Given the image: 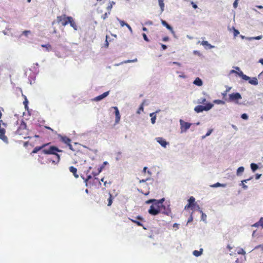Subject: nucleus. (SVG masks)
I'll return each mask as SVG.
<instances>
[{
    "label": "nucleus",
    "instance_id": "423d86ee",
    "mask_svg": "<svg viewBox=\"0 0 263 263\" xmlns=\"http://www.w3.org/2000/svg\"><path fill=\"white\" fill-rule=\"evenodd\" d=\"M148 212L151 215L156 216L159 214L161 212L160 210L156 208H154V206H150Z\"/></svg>",
    "mask_w": 263,
    "mask_h": 263
},
{
    "label": "nucleus",
    "instance_id": "de8ad7c7",
    "mask_svg": "<svg viewBox=\"0 0 263 263\" xmlns=\"http://www.w3.org/2000/svg\"><path fill=\"white\" fill-rule=\"evenodd\" d=\"M238 1H239V0H235L234 2L233 6L234 8H236L237 7L238 4Z\"/></svg>",
    "mask_w": 263,
    "mask_h": 263
},
{
    "label": "nucleus",
    "instance_id": "2eb2a0df",
    "mask_svg": "<svg viewBox=\"0 0 263 263\" xmlns=\"http://www.w3.org/2000/svg\"><path fill=\"white\" fill-rule=\"evenodd\" d=\"M161 212L168 216L171 213V210L169 208H166L164 205H163Z\"/></svg>",
    "mask_w": 263,
    "mask_h": 263
},
{
    "label": "nucleus",
    "instance_id": "72a5a7b5",
    "mask_svg": "<svg viewBox=\"0 0 263 263\" xmlns=\"http://www.w3.org/2000/svg\"><path fill=\"white\" fill-rule=\"evenodd\" d=\"M117 20H118V21L120 23L121 26L122 27H123L124 26H126L128 24H127L126 23H125L124 21H122V20H120L119 18H117Z\"/></svg>",
    "mask_w": 263,
    "mask_h": 263
},
{
    "label": "nucleus",
    "instance_id": "6ab92c4d",
    "mask_svg": "<svg viewBox=\"0 0 263 263\" xmlns=\"http://www.w3.org/2000/svg\"><path fill=\"white\" fill-rule=\"evenodd\" d=\"M226 186H227L226 184H222L219 182H217L214 184L211 185L210 186L212 187H226Z\"/></svg>",
    "mask_w": 263,
    "mask_h": 263
},
{
    "label": "nucleus",
    "instance_id": "6e6d98bb",
    "mask_svg": "<svg viewBox=\"0 0 263 263\" xmlns=\"http://www.w3.org/2000/svg\"><path fill=\"white\" fill-rule=\"evenodd\" d=\"M142 36H143V39H144L145 41H146V42H148V41H149V40H148V37H147V35H146V34H145V33H143L142 34Z\"/></svg>",
    "mask_w": 263,
    "mask_h": 263
},
{
    "label": "nucleus",
    "instance_id": "f8f14e48",
    "mask_svg": "<svg viewBox=\"0 0 263 263\" xmlns=\"http://www.w3.org/2000/svg\"><path fill=\"white\" fill-rule=\"evenodd\" d=\"M69 171L73 174V176L76 178H78L79 177V175L77 174V169L73 166H71L69 167Z\"/></svg>",
    "mask_w": 263,
    "mask_h": 263
},
{
    "label": "nucleus",
    "instance_id": "0eeeda50",
    "mask_svg": "<svg viewBox=\"0 0 263 263\" xmlns=\"http://www.w3.org/2000/svg\"><path fill=\"white\" fill-rule=\"evenodd\" d=\"M161 22L162 25L165 27L168 30H169L171 33L173 34L174 37H176L175 32L173 30V27L170 25L165 21L163 20H161Z\"/></svg>",
    "mask_w": 263,
    "mask_h": 263
},
{
    "label": "nucleus",
    "instance_id": "7c9ffc66",
    "mask_svg": "<svg viewBox=\"0 0 263 263\" xmlns=\"http://www.w3.org/2000/svg\"><path fill=\"white\" fill-rule=\"evenodd\" d=\"M146 102V100H144L143 102H142V103L141 104V105L140 106L139 108V109L137 111V113L139 114H140V111L142 110L143 111V105H144V103L145 102Z\"/></svg>",
    "mask_w": 263,
    "mask_h": 263
},
{
    "label": "nucleus",
    "instance_id": "69168bd1",
    "mask_svg": "<svg viewBox=\"0 0 263 263\" xmlns=\"http://www.w3.org/2000/svg\"><path fill=\"white\" fill-rule=\"evenodd\" d=\"M194 208H195L196 210L200 211V210H202L200 208L199 205L198 204H196L195 206H194Z\"/></svg>",
    "mask_w": 263,
    "mask_h": 263
},
{
    "label": "nucleus",
    "instance_id": "e433bc0d",
    "mask_svg": "<svg viewBox=\"0 0 263 263\" xmlns=\"http://www.w3.org/2000/svg\"><path fill=\"white\" fill-rule=\"evenodd\" d=\"M205 105L208 108V111L210 110L211 108H212L214 106L213 104H212L210 102L206 103Z\"/></svg>",
    "mask_w": 263,
    "mask_h": 263
},
{
    "label": "nucleus",
    "instance_id": "f3484780",
    "mask_svg": "<svg viewBox=\"0 0 263 263\" xmlns=\"http://www.w3.org/2000/svg\"><path fill=\"white\" fill-rule=\"evenodd\" d=\"M249 83L253 85H257L258 84L257 79L255 77H253L252 79L250 78Z\"/></svg>",
    "mask_w": 263,
    "mask_h": 263
},
{
    "label": "nucleus",
    "instance_id": "338daca9",
    "mask_svg": "<svg viewBox=\"0 0 263 263\" xmlns=\"http://www.w3.org/2000/svg\"><path fill=\"white\" fill-rule=\"evenodd\" d=\"M260 226L259 223V222L258 221V222H257L255 223L254 224H253V225L252 226V227H258V226Z\"/></svg>",
    "mask_w": 263,
    "mask_h": 263
},
{
    "label": "nucleus",
    "instance_id": "603ef678",
    "mask_svg": "<svg viewBox=\"0 0 263 263\" xmlns=\"http://www.w3.org/2000/svg\"><path fill=\"white\" fill-rule=\"evenodd\" d=\"M66 18V20L65 21L62 22V25L64 26L67 25L68 24H69V20H67V17Z\"/></svg>",
    "mask_w": 263,
    "mask_h": 263
},
{
    "label": "nucleus",
    "instance_id": "bb28decb",
    "mask_svg": "<svg viewBox=\"0 0 263 263\" xmlns=\"http://www.w3.org/2000/svg\"><path fill=\"white\" fill-rule=\"evenodd\" d=\"M245 168L243 166H240L239 167L236 172V174L237 176L240 175L241 173H242L244 172Z\"/></svg>",
    "mask_w": 263,
    "mask_h": 263
},
{
    "label": "nucleus",
    "instance_id": "5701e85b",
    "mask_svg": "<svg viewBox=\"0 0 263 263\" xmlns=\"http://www.w3.org/2000/svg\"><path fill=\"white\" fill-rule=\"evenodd\" d=\"M194 110L197 113H200L203 111L202 105H197L194 108Z\"/></svg>",
    "mask_w": 263,
    "mask_h": 263
},
{
    "label": "nucleus",
    "instance_id": "8fccbe9b",
    "mask_svg": "<svg viewBox=\"0 0 263 263\" xmlns=\"http://www.w3.org/2000/svg\"><path fill=\"white\" fill-rule=\"evenodd\" d=\"M28 34H31V31H23L22 35H24L25 36H28Z\"/></svg>",
    "mask_w": 263,
    "mask_h": 263
},
{
    "label": "nucleus",
    "instance_id": "5fc2aeb1",
    "mask_svg": "<svg viewBox=\"0 0 263 263\" xmlns=\"http://www.w3.org/2000/svg\"><path fill=\"white\" fill-rule=\"evenodd\" d=\"M108 14H110V12H108ZM108 17V13H104L102 16H101V18L104 20H105L107 17Z\"/></svg>",
    "mask_w": 263,
    "mask_h": 263
},
{
    "label": "nucleus",
    "instance_id": "4c0bfd02",
    "mask_svg": "<svg viewBox=\"0 0 263 263\" xmlns=\"http://www.w3.org/2000/svg\"><path fill=\"white\" fill-rule=\"evenodd\" d=\"M213 102L217 104H225V102L223 101L220 100H214Z\"/></svg>",
    "mask_w": 263,
    "mask_h": 263
},
{
    "label": "nucleus",
    "instance_id": "393cba45",
    "mask_svg": "<svg viewBox=\"0 0 263 263\" xmlns=\"http://www.w3.org/2000/svg\"><path fill=\"white\" fill-rule=\"evenodd\" d=\"M2 124L4 127H5L6 125L5 123L3 122L2 120H0V134H4V133H5L6 130L4 128L2 127V126H1Z\"/></svg>",
    "mask_w": 263,
    "mask_h": 263
},
{
    "label": "nucleus",
    "instance_id": "1a4fd4ad",
    "mask_svg": "<svg viewBox=\"0 0 263 263\" xmlns=\"http://www.w3.org/2000/svg\"><path fill=\"white\" fill-rule=\"evenodd\" d=\"M113 108L115 109V116H116L115 122L116 123H119V122L120 120V115L119 110L118 107L116 106L113 107Z\"/></svg>",
    "mask_w": 263,
    "mask_h": 263
},
{
    "label": "nucleus",
    "instance_id": "6e6552de",
    "mask_svg": "<svg viewBox=\"0 0 263 263\" xmlns=\"http://www.w3.org/2000/svg\"><path fill=\"white\" fill-rule=\"evenodd\" d=\"M109 93V91H106L101 95H99L93 99L95 101H100L106 97Z\"/></svg>",
    "mask_w": 263,
    "mask_h": 263
},
{
    "label": "nucleus",
    "instance_id": "2f4dec72",
    "mask_svg": "<svg viewBox=\"0 0 263 263\" xmlns=\"http://www.w3.org/2000/svg\"><path fill=\"white\" fill-rule=\"evenodd\" d=\"M138 61V60L137 58H135V59L134 60H125L124 61H123L121 62V63H134V62H137Z\"/></svg>",
    "mask_w": 263,
    "mask_h": 263
},
{
    "label": "nucleus",
    "instance_id": "f704fd0d",
    "mask_svg": "<svg viewBox=\"0 0 263 263\" xmlns=\"http://www.w3.org/2000/svg\"><path fill=\"white\" fill-rule=\"evenodd\" d=\"M107 164H108V162L107 161H104L103 162L102 166H101L100 168H98V174H100L102 172L104 166L107 165Z\"/></svg>",
    "mask_w": 263,
    "mask_h": 263
},
{
    "label": "nucleus",
    "instance_id": "4be33fe9",
    "mask_svg": "<svg viewBox=\"0 0 263 263\" xmlns=\"http://www.w3.org/2000/svg\"><path fill=\"white\" fill-rule=\"evenodd\" d=\"M250 167L253 172H255L258 168V165L254 163H252L250 164Z\"/></svg>",
    "mask_w": 263,
    "mask_h": 263
},
{
    "label": "nucleus",
    "instance_id": "c85d7f7f",
    "mask_svg": "<svg viewBox=\"0 0 263 263\" xmlns=\"http://www.w3.org/2000/svg\"><path fill=\"white\" fill-rule=\"evenodd\" d=\"M46 145V144H43L42 146H36L35 148H34V154L36 153L37 152H39L41 149H42L43 147H44Z\"/></svg>",
    "mask_w": 263,
    "mask_h": 263
},
{
    "label": "nucleus",
    "instance_id": "39448f33",
    "mask_svg": "<svg viewBox=\"0 0 263 263\" xmlns=\"http://www.w3.org/2000/svg\"><path fill=\"white\" fill-rule=\"evenodd\" d=\"M155 140L162 147L164 148H166V146L169 144V143L162 137L156 138Z\"/></svg>",
    "mask_w": 263,
    "mask_h": 263
},
{
    "label": "nucleus",
    "instance_id": "864d4df0",
    "mask_svg": "<svg viewBox=\"0 0 263 263\" xmlns=\"http://www.w3.org/2000/svg\"><path fill=\"white\" fill-rule=\"evenodd\" d=\"M164 200H165V198H161V199H160L159 200H157V202H159L161 205H163V203L164 201Z\"/></svg>",
    "mask_w": 263,
    "mask_h": 263
},
{
    "label": "nucleus",
    "instance_id": "f257e3e1",
    "mask_svg": "<svg viewBox=\"0 0 263 263\" xmlns=\"http://www.w3.org/2000/svg\"><path fill=\"white\" fill-rule=\"evenodd\" d=\"M179 123L180 125L181 133H185L186 130L190 128L192 125L191 123L184 122L182 119L179 120Z\"/></svg>",
    "mask_w": 263,
    "mask_h": 263
},
{
    "label": "nucleus",
    "instance_id": "0e129e2a",
    "mask_svg": "<svg viewBox=\"0 0 263 263\" xmlns=\"http://www.w3.org/2000/svg\"><path fill=\"white\" fill-rule=\"evenodd\" d=\"M69 149H71V151H74L75 150L73 149V147H72V145L70 144V143H69V144H67Z\"/></svg>",
    "mask_w": 263,
    "mask_h": 263
},
{
    "label": "nucleus",
    "instance_id": "774afa93",
    "mask_svg": "<svg viewBox=\"0 0 263 263\" xmlns=\"http://www.w3.org/2000/svg\"><path fill=\"white\" fill-rule=\"evenodd\" d=\"M169 40V37L168 36H164L163 39H162V41L163 42H166L168 40Z\"/></svg>",
    "mask_w": 263,
    "mask_h": 263
},
{
    "label": "nucleus",
    "instance_id": "a211bd4d",
    "mask_svg": "<svg viewBox=\"0 0 263 263\" xmlns=\"http://www.w3.org/2000/svg\"><path fill=\"white\" fill-rule=\"evenodd\" d=\"M0 139L3 140L5 143L7 144L8 143V139L7 137L5 135V133L0 134Z\"/></svg>",
    "mask_w": 263,
    "mask_h": 263
},
{
    "label": "nucleus",
    "instance_id": "f03ea898",
    "mask_svg": "<svg viewBox=\"0 0 263 263\" xmlns=\"http://www.w3.org/2000/svg\"><path fill=\"white\" fill-rule=\"evenodd\" d=\"M62 150L59 149L55 146H51L48 149H43V152L45 154L55 155L57 152H61Z\"/></svg>",
    "mask_w": 263,
    "mask_h": 263
},
{
    "label": "nucleus",
    "instance_id": "e2e57ef3",
    "mask_svg": "<svg viewBox=\"0 0 263 263\" xmlns=\"http://www.w3.org/2000/svg\"><path fill=\"white\" fill-rule=\"evenodd\" d=\"M260 248H261L263 250V244L262 245H258V246H256L254 248V249H257Z\"/></svg>",
    "mask_w": 263,
    "mask_h": 263
},
{
    "label": "nucleus",
    "instance_id": "3c124183",
    "mask_svg": "<svg viewBox=\"0 0 263 263\" xmlns=\"http://www.w3.org/2000/svg\"><path fill=\"white\" fill-rule=\"evenodd\" d=\"M252 179L253 177H251L249 179L243 180L241 181V184H243V183H247L248 181L251 180Z\"/></svg>",
    "mask_w": 263,
    "mask_h": 263
},
{
    "label": "nucleus",
    "instance_id": "a18cd8bd",
    "mask_svg": "<svg viewBox=\"0 0 263 263\" xmlns=\"http://www.w3.org/2000/svg\"><path fill=\"white\" fill-rule=\"evenodd\" d=\"M132 221L134 223H135L136 224H137V226H142L143 227V225L142 224V223L137 220H132Z\"/></svg>",
    "mask_w": 263,
    "mask_h": 263
},
{
    "label": "nucleus",
    "instance_id": "b1692460",
    "mask_svg": "<svg viewBox=\"0 0 263 263\" xmlns=\"http://www.w3.org/2000/svg\"><path fill=\"white\" fill-rule=\"evenodd\" d=\"M159 5L160 7L161 12H162L164 10V3L163 0H158Z\"/></svg>",
    "mask_w": 263,
    "mask_h": 263
},
{
    "label": "nucleus",
    "instance_id": "aec40b11",
    "mask_svg": "<svg viewBox=\"0 0 263 263\" xmlns=\"http://www.w3.org/2000/svg\"><path fill=\"white\" fill-rule=\"evenodd\" d=\"M188 203L190 204H192L193 207L195 206L196 204V203L195 202V198L193 196L190 197L188 199Z\"/></svg>",
    "mask_w": 263,
    "mask_h": 263
},
{
    "label": "nucleus",
    "instance_id": "9d476101",
    "mask_svg": "<svg viewBox=\"0 0 263 263\" xmlns=\"http://www.w3.org/2000/svg\"><path fill=\"white\" fill-rule=\"evenodd\" d=\"M67 20H69V23L70 25V26L72 27L74 30H77V26L74 22L73 18L71 16H67Z\"/></svg>",
    "mask_w": 263,
    "mask_h": 263
},
{
    "label": "nucleus",
    "instance_id": "13d9d810",
    "mask_svg": "<svg viewBox=\"0 0 263 263\" xmlns=\"http://www.w3.org/2000/svg\"><path fill=\"white\" fill-rule=\"evenodd\" d=\"M258 222L259 223L260 226H261L262 228H263V217L260 218Z\"/></svg>",
    "mask_w": 263,
    "mask_h": 263
},
{
    "label": "nucleus",
    "instance_id": "412c9836",
    "mask_svg": "<svg viewBox=\"0 0 263 263\" xmlns=\"http://www.w3.org/2000/svg\"><path fill=\"white\" fill-rule=\"evenodd\" d=\"M202 252L203 249H200L199 251L194 250L193 252V254L196 257H198L202 254Z\"/></svg>",
    "mask_w": 263,
    "mask_h": 263
},
{
    "label": "nucleus",
    "instance_id": "9b49d317",
    "mask_svg": "<svg viewBox=\"0 0 263 263\" xmlns=\"http://www.w3.org/2000/svg\"><path fill=\"white\" fill-rule=\"evenodd\" d=\"M160 111V110H157L155 112L151 113L149 114V116L151 117V123L153 124H154L156 123V114L159 112Z\"/></svg>",
    "mask_w": 263,
    "mask_h": 263
},
{
    "label": "nucleus",
    "instance_id": "4d7b16f0",
    "mask_svg": "<svg viewBox=\"0 0 263 263\" xmlns=\"http://www.w3.org/2000/svg\"><path fill=\"white\" fill-rule=\"evenodd\" d=\"M188 208H191L192 209H193L194 207L193 206L192 204H190L188 203L187 205L185 206L184 209H186Z\"/></svg>",
    "mask_w": 263,
    "mask_h": 263
},
{
    "label": "nucleus",
    "instance_id": "c756f323",
    "mask_svg": "<svg viewBox=\"0 0 263 263\" xmlns=\"http://www.w3.org/2000/svg\"><path fill=\"white\" fill-rule=\"evenodd\" d=\"M200 212L201 213V220H202L206 223V215L205 213H204L202 210H200Z\"/></svg>",
    "mask_w": 263,
    "mask_h": 263
},
{
    "label": "nucleus",
    "instance_id": "c9c22d12",
    "mask_svg": "<svg viewBox=\"0 0 263 263\" xmlns=\"http://www.w3.org/2000/svg\"><path fill=\"white\" fill-rule=\"evenodd\" d=\"M109 3H110V5H108L106 8L107 10L108 11H110L111 10L112 8V5L115 4V2H114V1H112V2H110Z\"/></svg>",
    "mask_w": 263,
    "mask_h": 263
},
{
    "label": "nucleus",
    "instance_id": "dca6fc26",
    "mask_svg": "<svg viewBox=\"0 0 263 263\" xmlns=\"http://www.w3.org/2000/svg\"><path fill=\"white\" fill-rule=\"evenodd\" d=\"M151 206H154V208L158 209V210H160V212H161L163 205H161L159 202H155Z\"/></svg>",
    "mask_w": 263,
    "mask_h": 263
},
{
    "label": "nucleus",
    "instance_id": "cd10ccee",
    "mask_svg": "<svg viewBox=\"0 0 263 263\" xmlns=\"http://www.w3.org/2000/svg\"><path fill=\"white\" fill-rule=\"evenodd\" d=\"M262 38V35H259V36H255V37H248L247 40L249 41H252V40H258L261 39Z\"/></svg>",
    "mask_w": 263,
    "mask_h": 263
},
{
    "label": "nucleus",
    "instance_id": "7ed1b4c3",
    "mask_svg": "<svg viewBox=\"0 0 263 263\" xmlns=\"http://www.w3.org/2000/svg\"><path fill=\"white\" fill-rule=\"evenodd\" d=\"M26 123L22 121L21 124L17 129L16 130V134L19 135H23L26 133Z\"/></svg>",
    "mask_w": 263,
    "mask_h": 263
},
{
    "label": "nucleus",
    "instance_id": "680f3d73",
    "mask_svg": "<svg viewBox=\"0 0 263 263\" xmlns=\"http://www.w3.org/2000/svg\"><path fill=\"white\" fill-rule=\"evenodd\" d=\"M149 180V178H147L146 179H142V180H139V183H144V182H145L146 181Z\"/></svg>",
    "mask_w": 263,
    "mask_h": 263
},
{
    "label": "nucleus",
    "instance_id": "473e14b6",
    "mask_svg": "<svg viewBox=\"0 0 263 263\" xmlns=\"http://www.w3.org/2000/svg\"><path fill=\"white\" fill-rule=\"evenodd\" d=\"M157 199H148V200H146L145 201V203L147 204H151V203L153 204L154 202H157Z\"/></svg>",
    "mask_w": 263,
    "mask_h": 263
},
{
    "label": "nucleus",
    "instance_id": "58836bf2",
    "mask_svg": "<svg viewBox=\"0 0 263 263\" xmlns=\"http://www.w3.org/2000/svg\"><path fill=\"white\" fill-rule=\"evenodd\" d=\"M206 102V99L204 98H201L198 100V103L199 104H204Z\"/></svg>",
    "mask_w": 263,
    "mask_h": 263
},
{
    "label": "nucleus",
    "instance_id": "ea45409f",
    "mask_svg": "<svg viewBox=\"0 0 263 263\" xmlns=\"http://www.w3.org/2000/svg\"><path fill=\"white\" fill-rule=\"evenodd\" d=\"M236 69L239 70V71L237 73L238 75L241 77V78L243 77L245 74H243V72L240 70V68L238 67H236Z\"/></svg>",
    "mask_w": 263,
    "mask_h": 263
},
{
    "label": "nucleus",
    "instance_id": "37998d69",
    "mask_svg": "<svg viewBox=\"0 0 263 263\" xmlns=\"http://www.w3.org/2000/svg\"><path fill=\"white\" fill-rule=\"evenodd\" d=\"M108 200V206H110L112 203V196L110 194L109 198L107 199Z\"/></svg>",
    "mask_w": 263,
    "mask_h": 263
},
{
    "label": "nucleus",
    "instance_id": "49530a36",
    "mask_svg": "<svg viewBox=\"0 0 263 263\" xmlns=\"http://www.w3.org/2000/svg\"><path fill=\"white\" fill-rule=\"evenodd\" d=\"M238 254H242V255H245L246 254V252L245 251L241 248L238 252H237Z\"/></svg>",
    "mask_w": 263,
    "mask_h": 263
},
{
    "label": "nucleus",
    "instance_id": "a19ab883",
    "mask_svg": "<svg viewBox=\"0 0 263 263\" xmlns=\"http://www.w3.org/2000/svg\"><path fill=\"white\" fill-rule=\"evenodd\" d=\"M233 29L234 32V36L235 37L237 36L239 34V31L237 29H235L234 27H233Z\"/></svg>",
    "mask_w": 263,
    "mask_h": 263
},
{
    "label": "nucleus",
    "instance_id": "c03bdc74",
    "mask_svg": "<svg viewBox=\"0 0 263 263\" xmlns=\"http://www.w3.org/2000/svg\"><path fill=\"white\" fill-rule=\"evenodd\" d=\"M248 115L246 113L242 114L241 115V118L243 120H247L248 119Z\"/></svg>",
    "mask_w": 263,
    "mask_h": 263
},
{
    "label": "nucleus",
    "instance_id": "052dcab7",
    "mask_svg": "<svg viewBox=\"0 0 263 263\" xmlns=\"http://www.w3.org/2000/svg\"><path fill=\"white\" fill-rule=\"evenodd\" d=\"M261 176V174H256L255 175V179L256 180H258V179H259L260 178Z\"/></svg>",
    "mask_w": 263,
    "mask_h": 263
},
{
    "label": "nucleus",
    "instance_id": "20e7f679",
    "mask_svg": "<svg viewBox=\"0 0 263 263\" xmlns=\"http://www.w3.org/2000/svg\"><path fill=\"white\" fill-rule=\"evenodd\" d=\"M242 98L239 92L232 93L229 95V100L231 101H237Z\"/></svg>",
    "mask_w": 263,
    "mask_h": 263
},
{
    "label": "nucleus",
    "instance_id": "ddd939ff",
    "mask_svg": "<svg viewBox=\"0 0 263 263\" xmlns=\"http://www.w3.org/2000/svg\"><path fill=\"white\" fill-rule=\"evenodd\" d=\"M59 137L61 138V139L62 141V142H64L67 144H69L71 142L70 139L66 136H62L61 135H59Z\"/></svg>",
    "mask_w": 263,
    "mask_h": 263
},
{
    "label": "nucleus",
    "instance_id": "4468645a",
    "mask_svg": "<svg viewBox=\"0 0 263 263\" xmlns=\"http://www.w3.org/2000/svg\"><path fill=\"white\" fill-rule=\"evenodd\" d=\"M193 84L198 86H201L203 84V82L199 78H196L194 81Z\"/></svg>",
    "mask_w": 263,
    "mask_h": 263
},
{
    "label": "nucleus",
    "instance_id": "79ce46f5",
    "mask_svg": "<svg viewBox=\"0 0 263 263\" xmlns=\"http://www.w3.org/2000/svg\"><path fill=\"white\" fill-rule=\"evenodd\" d=\"M212 132H213V129H212L209 130L208 131V132L206 133V135L205 136H202V138L204 139L206 137L209 136L212 134Z\"/></svg>",
    "mask_w": 263,
    "mask_h": 263
},
{
    "label": "nucleus",
    "instance_id": "a878e982",
    "mask_svg": "<svg viewBox=\"0 0 263 263\" xmlns=\"http://www.w3.org/2000/svg\"><path fill=\"white\" fill-rule=\"evenodd\" d=\"M201 45H202L203 46H208L209 47V49H212L214 47V46L211 45L210 44H209L208 43V41H203L202 42H201Z\"/></svg>",
    "mask_w": 263,
    "mask_h": 263
},
{
    "label": "nucleus",
    "instance_id": "bf43d9fd",
    "mask_svg": "<svg viewBox=\"0 0 263 263\" xmlns=\"http://www.w3.org/2000/svg\"><path fill=\"white\" fill-rule=\"evenodd\" d=\"M191 4L192 5V7L193 8H194V9L197 8V7H198L197 5L195 3H194L193 1L191 2Z\"/></svg>",
    "mask_w": 263,
    "mask_h": 263
},
{
    "label": "nucleus",
    "instance_id": "09e8293b",
    "mask_svg": "<svg viewBox=\"0 0 263 263\" xmlns=\"http://www.w3.org/2000/svg\"><path fill=\"white\" fill-rule=\"evenodd\" d=\"M250 77H249V76H247V75L246 74H244V76H243V77L242 78V79L244 80H246V81H249L250 80Z\"/></svg>",
    "mask_w": 263,
    "mask_h": 263
}]
</instances>
